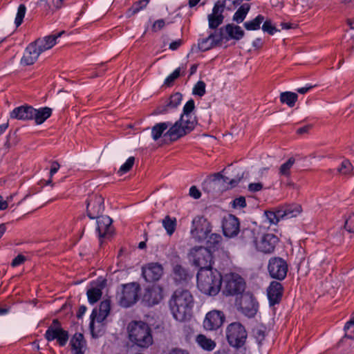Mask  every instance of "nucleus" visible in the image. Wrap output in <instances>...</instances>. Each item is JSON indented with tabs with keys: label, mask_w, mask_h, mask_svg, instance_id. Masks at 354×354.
I'll return each instance as SVG.
<instances>
[{
	"label": "nucleus",
	"mask_w": 354,
	"mask_h": 354,
	"mask_svg": "<svg viewBox=\"0 0 354 354\" xmlns=\"http://www.w3.org/2000/svg\"><path fill=\"white\" fill-rule=\"evenodd\" d=\"M250 6L249 3H244L241 6L234 14L232 17L233 21L237 24L242 23L245 19L248 12L250 11Z\"/></svg>",
	"instance_id": "473e14b6"
},
{
	"label": "nucleus",
	"mask_w": 354,
	"mask_h": 354,
	"mask_svg": "<svg viewBox=\"0 0 354 354\" xmlns=\"http://www.w3.org/2000/svg\"><path fill=\"white\" fill-rule=\"evenodd\" d=\"M295 160L294 158H290L285 163L282 164L279 168V174L284 176L290 175V170L294 165Z\"/></svg>",
	"instance_id": "37998d69"
},
{
	"label": "nucleus",
	"mask_w": 354,
	"mask_h": 354,
	"mask_svg": "<svg viewBox=\"0 0 354 354\" xmlns=\"http://www.w3.org/2000/svg\"><path fill=\"white\" fill-rule=\"evenodd\" d=\"M169 305L174 318L178 322H185L192 315L194 297L189 290L178 289L173 293Z\"/></svg>",
	"instance_id": "f257e3e1"
},
{
	"label": "nucleus",
	"mask_w": 354,
	"mask_h": 354,
	"mask_svg": "<svg viewBox=\"0 0 354 354\" xmlns=\"http://www.w3.org/2000/svg\"><path fill=\"white\" fill-rule=\"evenodd\" d=\"M245 239H251L256 250L266 254L274 252L276 245L279 242V238L272 233L258 234L251 230H245L243 232Z\"/></svg>",
	"instance_id": "39448f33"
},
{
	"label": "nucleus",
	"mask_w": 354,
	"mask_h": 354,
	"mask_svg": "<svg viewBox=\"0 0 354 354\" xmlns=\"http://www.w3.org/2000/svg\"><path fill=\"white\" fill-rule=\"evenodd\" d=\"M41 53L39 50L37 45L34 43L29 44L25 50L24 55L21 59V64L24 66H30L33 64L38 59Z\"/></svg>",
	"instance_id": "4be33fe9"
},
{
	"label": "nucleus",
	"mask_w": 354,
	"mask_h": 354,
	"mask_svg": "<svg viewBox=\"0 0 354 354\" xmlns=\"http://www.w3.org/2000/svg\"><path fill=\"white\" fill-rule=\"evenodd\" d=\"M205 83L203 81H198L194 86L192 93L194 95L203 97L205 94Z\"/></svg>",
	"instance_id": "de8ad7c7"
},
{
	"label": "nucleus",
	"mask_w": 354,
	"mask_h": 354,
	"mask_svg": "<svg viewBox=\"0 0 354 354\" xmlns=\"http://www.w3.org/2000/svg\"><path fill=\"white\" fill-rule=\"evenodd\" d=\"M194 108V101L192 99L187 101L183 107V112L180 120L171 127L166 134L173 139H178L193 130L196 120L191 115V113Z\"/></svg>",
	"instance_id": "f03ea898"
},
{
	"label": "nucleus",
	"mask_w": 354,
	"mask_h": 354,
	"mask_svg": "<svg viewBox=\"0 0 354 354\" xmlns=\"http://www.w3.org/2000/svg\"><path fill=\"white\" fill-rule=\"evenodd\" d=\"M344 228L351 233H354V213L345 221Z\"/></svg>",
	"instance_id": "5fc2aeb1"
},
{
	"label": "nucleus",
	"mask_w": 354,
	"mask_h": 354,
	"mask_svg": "<svg viewBox=\"0 0 354 354\" xmlns=\"http://www.w3.org/2000/svg\"><path fill=\"white\" fill-rule=\"evenodd\" d=\"M59 167H60V165L57 162L54 161L51 163V167H50V178H53V175L57 172Z\"/></svg>",
	"instance_id": "e2e57ef3"
},
{
	"label": "nucleus",
	"mask_w": 354,
	"mask_h": 354,
	"mask_svg": "<svg viewBox=\"0 0 354 354\" xmlns=\"http://www.w3.org/2000/svg\"><path fill=\"white\" fill-rule=\"evenodd\" d=\"M262 30L265 32H268L270 35H273L275 32L279 31L277 28L272 24L270 19H266L263 21Z\"/></svg>",
	"instance_id": "3c124183"
},
{
	"label": "nucleus",
	"mask_w": 354,
	"mask_h": 354,
	"mask_svg": "<svg viewBox=\"0 0 354 354\" xmlns=\"http://www.w3.org/2000/svg\"><path fill=\"white\" fill-rule=\"evenodd\" d=\"M268 269L271 277L283 280L287 274L288 264L282 258L273 257L269 260Z\"/></svg>",
	"instance_id": "4468645a"
},
{
	"label": "nucleus",
	"mask_w": 354,
	"mask_h": 354,
	"mask_svg": "<svg viewBox=\"0 0 354 354\" xmlns=\"http://www.w3.org/2000/svg\"><path fill=\"white\" fill-rule=\"evenodd\" d=\"M97 231L99 236L105 237L111 235L113 232L112 219L108 216H97Z\"/></svg>",
	"instance_id": "b1692460"
},
{
	"label": "nucleus",
	"mask_w": 354,
	"mask_h": 354,
	"mask_svg": "<svg viewBox=\"0 0 354 354\" xmlns=\"http://www.w3.org/2000/svg\"><path fill=\"white\" fill-rule=\"evenodd\" d=\"M180 75V68H178L174 71L164 81V86L171 87L176 80H177Z\"/></svg>",
	"instance_id": "c03bdc74"
},
{
	"label": "nucleus",
	"mask_w": 354,
	"mask_h": 354,
	"mask_svg": "<svg viewBox=\"0 0 354 354\" xmlns=\"http://www.w3.org/2000/svg\"><path fill=\"white\" fill-rule=\"evenodd\" d=\"M224 321L225 315L222 311L211 310L205 315L203 327L206 330H216L223 325Z\"/></svg>",
	"instance_id": "dca6fc26"
},
{
	"label": "nucleus",
	"mask_w": 354,
	"mask_h": 354,
	"mask_svg": "<svg viewBox=\"0 0 354 354\" xmlns=\"http://www.w3.org/2000/svg\"><path fill=\"white\" fill-rule=\"evenodd\" d=\"M88 300L90 304H95L102 297V292L101 287H92L86 292Z\"/></svg>",
	"instance_id": "ea45409f"
},
{
	"label": "nucleus",
	"mask_w": 354,
	"mask_h": 354,
	"mask_svg": "<svg viewBox=\"0 0 354 354\" xmlns=\"http://www.w3.org/2000/svg\"><path fill=\"white\" fill-rule=\"evenodd\" d=\"M225 32L227 36V41L231 39L240 40L245 35L244 31L240 26L233 24H229L225 26Z\"/></svg>",
	"instance_id": "c756f323"
},
{
	"label": "nucleus",
	"mask_w": 354,
	"mask_h": 354,
	"mask_svg": "<svg viewBox=\"0 0 354 354\" xmlns=\"http://www.w3.org/2000/svg\"><path fill=\"white\" fill-rule=\"evenodd\" d=\"M223 1L225 2V7L228 10H232L239 6L242 0H224Z\"/></svg>",
	"instance_id": "052dcab7"
},
{
	"label": "nucleus",
	"mask_w": 354,
	"mask_h": 354,
	"mask_svg": "<svg viewBox=\"0 0 354 354\" xmlns=\"http://www.w3.org/2000/svg\"><path fill=\"white\" fill-rule=\"evenodd\" d=\"M222 227L225 236L233 237L239 232V221L235 216L229 214L224 217Z\"/></svg>",
	"instance_id": "412c9836"
},
{
	"label": "nucleus",
	"mask_w": 354,
	"mask_h": 354,
	"mask_svg": "<svg viewBox=\"0 0 354 354\" xmlns=\"http://www.w3.org/2000/svg\"><path fill=\"white\" fill-rule=\"evenodd\" d=\"M64 32H60L57 35H48L41 39H38L34 42L37 45L41 53L53 48L57 43V39L61 37Z\"/></svg>",
	"instance_id": "cd10ccee"
},
{
	"label": "nucleus",
	"mask_w": 354,
	"mask_h": 354,
	"mask_svg": "<svg viewBox=\"0 0 354 354\" xmlns=\"http://www.w3.org/2000/svg\"><path fill=\"white\" fill-rule=\"evenodd\" d=\"M111 301L106 299L101 301L99 308L93 310L90 316V329L93 337H97L104 328V321L109 315Z\"/></svg>",
	"instance_id": "423d86ee"
},
{
	"label": "nucleus",
	"mask_w": 354,
	"mask_h": 354,
	"mask_svg": "<svg viewBox=\"0 0 354 354\" xmlns=\"http://www.w3.org/2000/svg\"><path fill=\"white\" fill-rule=\"evenodd\" d=\"M173 272L176 281H181L187 280L188 274L186 270L180 265H175L173 268Z\"/></svg>",
	"instance_id": "79ce46f5"
},
{
	"label": "nucleus",
	"mask_w": 354,
	"mask_h": 354,
	"mask_svg": "<svg viewBox=\"0 0 354 354\" xmlns=\"http://www.w3.org/2000/svg\"><path fill=\"white\" fill-rule=\"evenodd\" d=\"M183 96L180 93H175L166 100L163 106L158 108V113L163 114L177 108L181 103Z\"/></svg>",
	"instance_id": "bb28decb"
},
{
	"label": "nucleus",
	"mask_w": 354,
	"mask_h": 354,
	"mask_svg": "<svg viewBox=\"0 0 354 354\" xmlns=\"http://www.w3.org/2000/svg\"><path fill=\"white\" fill-rule=\"evenodd\" d=\"M225 2L218 1L214 3L211 14L207 15L208 26L209 29H217L223 24L224 16L223 15Z\"/></svg>",
	"instance_id": "f3484780"
},
{
	"label": "nucleus",
	"mask_w": 354,
	"mask_h": 354,
	"mask_svg": "<svg viewBox=\"0 0 354 354\" xmlns=\"http://www.w3.org/2000/svg\"><path fill=\"white\" fill-rule=\"evenodd\" d=\"M314 87V86L309 85L306 86L304 87H301L297 89V91L300 94H305L308 93L310 89H312Z\"/></svg>",
	"instance_id": "0e129e2a"
},
{
	"label": "nucleus",
	"mask_w": 354,
	"mask_h": 354,
	"mask_svg": "<svg viewBox=\"0 0 354 354\" xmlns=\"http://www.w3.org/2000/svg\"><path fill=\"white\" fill-rule=\"evenodd\" d=\"M264 20V17L259 15L252 20L245 21L243 26L247 30H257L260 28V26Z\"/></svg>",
	"instance_id": "e433bc0d"
},
{
	"label": "nucleus",
	"mask_w": 354,
	"mask_h": 354,
	"mask_svg": "<svg viewBox=\"0 0 354 354\" xmlns=\"http://www.w3.org/2000/svg\"><path fill=\"white\" fill-rule=\"evenodd\" d=\"M139 292L140 286L137 283L123 285L121 292L118 295L120 305L128 308L134 304L138 301Z\"/></svg>",
	"instance_id": "f8f14e48"
},
{
	"label": "nucleus",
	"mask_w": 354,
	"mask_h": 354,
	"mask_svg": "<svg viewBox=\"0 0 354 354\" xmlns=\"http://www.w3.org/2000/svg\"><path fill=\"white\" fill-rule=\"evenodd\" d=\"M353 167L352 164L348 160H344L340 167L338 168V171L343 175H348L351 174Z\"/></svg>",
	"instance_id": "a18cd8bd"
},
{
	"label": "nucleus",
	"mask_w": 354,
	"mask_h": 354,
	"mask_svg": "<svg viewBox=\"0 0 354 354\" xmlns=\"http://www.w3.org/2000/svg\"><path fill=\"white\" fill-rule=\"evenodd\" d=\"M211 231L212 225L205 218L196 216L193 219L191 235L196 241L202 242L207 239Z\"/></svg>",
	"instance_id": "9b49d317"
},
{
	"label": "nucleus",
	"mask_w": 354,
	"mask_h": 354,
	"mask_svg": "<svg viewBox=\"0 0 354 354\" xmlns=\"http://www.w3.org/2000/svg\"><path fill=\"white\" fill-rule=\"evenodd\" d=\"M227 340L229 344L234 348L242 347L247 339V332L244 326L239 322L229 324L225 330Z\"/></svg>",
	"instance_id": "6e6552de"
},
{
	"label": "nucleus",
	"mask_w": 354,
	"mask_h": 354,
	"mask_svg": "<svg viewBox=\"0 0 354 354\" xmlns=\"http://www.w3.org/2000/svg\"><path fill=\"white\" fill-rule=\"evenodd\" d=\"M163 274V268L158 263H149L142 268V274L147 281L159 280Z\"/></svg>",
	"instance_id": "a211bd4d"
},
{
	"label": "nucleus",
	"mask_w": 354,
	"mask_h": 354,
	"mask_svg": "<svg viewBox=\"0 0 354 354\" xmlns=\"http://www.w3.org/2000/svg\"><path fill=\"white\" fill-rule=\"evenodd\" d=\"M198 345L205 351H212L216 347V343L212 339L207 337L205 335H198L196 337Z\"/></svg>",
	"instance_id": "2f4dec72"
},
{
	"label": "nucleus",
	"mask_w": 354,
	"mask_h": 354,
	"mask_svg": "<svg viewBox=\"0 0 354 354\" xmlns=\"http://www.w3.org/2000/svg\"><path fill=\"white\" fill-rule=\"evenodd\" d=\"M149 3V0H140L133 4L130 10L132 14H136L140 12L141 10L145 8Z\"/></svg>",
	"instance_id": "603ef678"
},
{
	"label": "nucleus",
	"mask_w": 354,
	"mask_h": 354,
	"mask_svg": "<svg viewBox=\"0 0 354 354\" xmlns=\"http://www.w3.org/2000/svg\"><path fill=\"white\" fill-rule=\"evenodd\" d=\"M222 277L216 270L200 269L197 274V286L205 295L214 296L218 293Z\"/></svg>",
	"instance_id": "20e7f679"
},
{
	"label": "nucleus",
	"mask_w": 354,
	"mask_h": 354,
	"mask_svg": "<svg viewBox=\"0 0 354 354\" xmlns=\"http://www.w3.org/2000/svg\"><path fill=\"white\" fill-rule=\"evenodd\" d=\"M35 109L29 105H23L14 109L10 113L12 119L19 120H32V113Z\"/></svg>",
	"instance_id": "393cba45"
},
{
	"label": "nucleus",
	"mask_w": 354,
	"mask_h": 354,
	"mask_svg": "<svg viewBox=\"0 0 354 354\" xmlns=\"http://www.w3.org/2000/svg\"><path fill=\"white\" fill-rule=\"evenodd\" d=\"M258 306V302L252 294L247 293L242 296L240 308L245 316L253 317L257 314Z\"/></svg>",
	"instance_id": "aec40b11"
},
{
	"label": "nucleus",
	"mask_w": 354,
	"mask_h": 354,
	"mask_svg": "<svg viewBox=\"0 0 354 354\" xmlns=\"http://www.w3.org/2000/svg\"><path fill=\"white\" fill-rule=\"evenodd\" d=\"M165 26V21L164 19H158L154 21L152 26V30L154 32L161 30Z\"/></svg>",
	"instance_id": "13d9d810"
},
{
	"label": "nucleus",
	"mask_w": 354,
	"mask_h": 354,
	"mask_svg": "<svg viewBox=\"0 0 354 354\" xmlns=\"http://www.w3.org/2000/svg\"><path fill=\"white\" fill-rule=\"evenodd\" d=\"M135 162L134 157H129L126 162L120 167L118 170V174L122 176V174L128 172L133 167Z\"/></svg>",
	"instance_id": "8fccbe9b"
},
{
	"label": "nucleus",
	"mask_w": 354,
	"mask_h": 354,
	"mask_svg": "<svg viewBox=\"0 0 354 354\" xmlns=\"http://www.w3.org/2000/svg\"><path fill=\"white\" fill-rule=\"evenodd\" d=\"M44 336L48 342L56 339L60 346H65L68 340V333L62 328L57 319L53 321Z\"/></svg>",
	"instance_id": "ddd939ff"
},
{
	"label": "nucleus",
	"mask_w": 354,
	"mask_h": 354,
	"mask_svg": "<svg viewBox=\"0 0 354 354\" xmlns=\"http://www.w3.org/2000/svg\"><path fill=\"white\" fill-rule=\"evenodd\" d=\"M222 236L218 234L212 233L209 236L208 235L207 240V248L213 250L219 248L222 244Z\"/></svg>",
	"instance_id": "4c0bfd02"
},
{
	"label": "nucleus",
	"mask_w": 354,
	"mask_h": 354,
	"mask_svg": "<svg viewBox=\"0 0 354 354\" xmlns=\"http://www.w3.org/2000/svg\"><path fill=\"white\" fill-rule=\"evenodd\" d=\"M232 206L234 208H242L246 206L245 198L243 196H240L235 198L232 201Z\"/></svg>",
	"instance_id": "6e6d98bb"
},
{
	"label": "nucleus",
	"mask_w": 354,
	"mask_h": 354,
	"mask_svg": "<svg viewBox=\"0 0 354 354\" xmlns=\"http://www.w3.org/2000/svg\"><path fill=\"white\" fill-rule=\"evenodd\" d=\"M283 286L277 281H272L268 288V297L270 306L279 304L283 295Z\"/></svg>",
	"instance_id": "5701e85b"
},
{
	"label": "nucleus",
	"mask_w": 354,
	"mask_h": 354,
	"mask_svg": "<svg viewBox=\"0 0 354 354\" xmlns=\"http://www.w3.org/2000/svg\"><path fill=\"white\" fill-rule=\"evenodd\" d=\"M213 41H214L213 38L212 37L211 35L209 34V35L207 37L202 38L198 40V48L202 51L208 50L216 46V44H214V42Z\"/></svg>",
	"instance_id": "a19ab883"
},
{
	"label": "nucleus",
	"mask_w": 354,
	"mask_h": 354,
	"mask_svg": "<svg viewBox=\"0 0 354 354\" xmlns=\"http://www.w3.org/2000/svg\"><path fill=\"white\" fill-rule=\"evenodd\" d=\"M344 330L347 338L354 339V317L346 324Z\"/></svg>",
	"instance_id": "09e8293b"
},
{
	"label": "nucleus",
	"mask_w": 354,
	"mask_h": 354,
	"mask_svg": "<svg viewBox=\"0 0 354 354\" xmlns=\"http://www.w3.org/2000/svg\"><path fill=\"white\" fill-rule=\"evenodd\" d=\"M26 12V6L24 4H20L18 7L17 13L15 20V24L17 27L19 26L22 24Z\"/></svg>",
	"instance_id": "49530a36"
},
{
	"label": "nucleus",
	"mask_w": 354,
	"mask_h": 354,
	"mask_svg": "<svg viewBox=\"0 0 354 354\" xmlns=\"http://www.w3.org/2000/svg\"><path fill=\"white\" fill-rule=\"evenodd\" d=\"M263 184L261 183H252L248 185V190L251 192H256L261 191L263 189Z\"/></svg>",
	"instance_id": "bf43d9fd"
},
{
	"label": "nucleus",
	"mask_w": 354,
	"mask_h": 354,
	"mask_svg": "<svg viewBox=\"0 0 354 354\" xmlns=\"http://www.w3.org/2000/svg\"><path fill=\"white\" fill-rule=\"evenodd\" d=\"M44 1L48 9L51 10L59 9L62 7L64 0H41Z\"/></svg>",
	"instance_id": "864d4df0"
},
{
	"label": "nucleus",
	"mask_w": 354,
	"mask_h": 354,
	"mask_svg": "<svg viewBox=\"0 0 354 354\" xmlns=\"http://www.w3.org/2000/svg\"><path fill=\"white\" fill-rule=\"evenodd\" d=\"M223 292L227 296L241 295L245 288L244 279L236 273L226 274L223 279Z\"/></svg>",
	"instance_id": "1a4fd4ad"
},
{
	"label": "nucleus",
	"mask_w": 354,
	"mask_h": 354,
	"mask_svg": "<svg viewBox=\"0 0 354 354\" xmlns=\"http://www.w3.org/2000/svg\"><path fill=\"white\" fill-rule=\"evenodd\" d=\"M129 341L141 348H147L153 343L152 330L148 324L142 321H132L127 326Z\"/></svg>",
	"instance_id": "7ed1b4c3"
},
{
	"label": "nucleus",
	"mask_w": 354,
	"mask_h": 354,
	"mask_svg": "<svg viewBox=\"0 0 354 354\" xmlns=\"http://www.w3.org/2000/svg\"><path fill=\"white\" fill-rule=\"evenodd\" d=\"M169 354H189L186 350L181 348H174Z\"/></svg>",
	"instance_id": "338daca9"
},
{
	"label": "nucleus",
	"mask_w": 354,
	"mask_h": 354,
	"mask_svg": "<svg viewBox=\"0 0 354 354\" xmlns=\"http://www.w3.org/2000/svg\"><path fill=\"white\" fill-rule=\"evenodd\" d=\"M70 345L73 354H84L86 341L82 333H75L71 339Z\"/></svg>",
	"instance_id": "c85d7f7f"
},
{
	"label": "nucleus",
	"mask_w": 354,
	"mask_h": 354,
	"mask_svg": "<svg viewBox=\"0 0 354 354\" xmlns=\"http://www.w3.org/2000/svg\"><path fill=\"white\" fill-rule=\"evenodd\" d=\"M33 112L32 120L37 124H41L52 115V109L47 106L38 109H35Z\"/></svg>",
	"instance_id": "7c9ffc66"
},
{
	"label": "nucleus",
	"mask_w": 354,
	"mask_h": 354,
	"mask_svg": "<svg viewBox=\"0 0 354 354\" xmlns=\"http://www.w3.org/2000/svg\"><path fill=\"white\" fill-rule=\"evenodd\" d=\"M181 45V40H176L173 42H171L169 44V48L172 50H175L179 48V46Z\"/></svg>",
	"instance_id": "69168bd1"
},
{
	"label": "nucleus",
	"mask_w": 354,
	"mask_h": 354,
	"mask_svg": "<svg viewBox=\"0 0 354 354\" xmlns=\"http://www.w3.org/2000/svg\"><path fill=\"white\" fill-rule=\"evenodd\" d=\"M163 299V289L157 284L147 287L142 297V301L148 306L158 304Z\"/></svg>",
	"instance_id": "2eb2a0df"
},
{
	"label": "nucleus",
	"mask_w": 354,
	"mask_h": 354,
	"mask_svg": "<svg viewBox=\"0 0 354 354\" xmlns=\"http://www.w3.org/2000/svg\"><path fill=\"white\" fill-rule=\"evenodd\" d=\"M243 176V174H242L241 176H238L236 178L230 179L228 177L223 176L221 174H215L216 179L218 180H222L223 183L224 184H226L225 187L227 189H230V188L236 187L239 184V183L241 181Z\"/></svg>",
	"instance_id": "c9c22d12"
},
{
	"label": "nucleus",
	"mask_w": 354,
	"mask_h": 354,
	"mask_svg": "<svg viewBox=\"0 0 354 354\" xmlns=\"http://www.w3.org/2000/svg\"><path fill=\"white\" fill-rule=\"evenodd\" d=\"M162 224L167 234L171 236L174 233L176 230L177 221L175 217H171L167 215L162 219Z\"/></svg>",
	"instance_id": "72a5a7b5"
},
{
	"label": "nucleus",
	"mask_w": 354,
	"mask_h": 354,
	"mask_svg": "<svg viewBox=\"0 0 354 354\" xmlns=\"http://www.w3.org/2000/svg\"><path fill=\"white\" fill-rule=\"evenodd\" d=\"M189 196L194 199H198L201 196V193L196 186H192L189 189Z\"/></svg>",
	"instance_id": "680f3d73"
},
{
	"label": "nucleus",
	"mask_w": 354,
	"mask_h": 354,
	"mask_svg": "<svg viewBox=\"0 0 354 354\" xmlns=\"http://www.w3.org/2000/svg\"><path fill=\"white\" fill-rule=\"evenodd\" d=\"M26 258L23 254H18L12 261L11 266L12 267H17L25 262Z\"/></svg>",
	"instance_id": "4d7b16f0"
},
{
	"label": "nucleus",
	"mask_w": 354,
	"mask_h": 354,
	"mask_svg": "<svg viewBox=\"0 0 354 354\" xmlns=\"http://www.w3.org/2000/svg\"><path fill=\"white\" fill-rule=\"evenodd\" d=\"M214 31L210 32L212 37L214 39V44L216 46H221L223 40L227 41V36L225 32V26L219 28V29H214Z\"/></svg>",
	"instance_id": "58836bf2"
},
{
	"label": "nucleus",
	"mask_w": 354,
	"mask_h": 354,
	"mask_svg": "<svg viewBox=\"0 0 354 354\" xmlns=\"http://www.w3.org/2000/svg\"><path fill=\"white\" fill-rule=\"evenodd\" d=\"M104 198L100 195H92L87 200V214L90 218L94 219L104 211Z\"/></svg>",
	"instance_id": "6ab92c4d"
},
{
	"label": "nucleus",
	"mask_w": 354,
	"mask_h": 354,
	"mask_svg": "<svg viewBox=\"0 0 354 354\" xmlns=\"http://www.w3.org/2000/svg\"><path fill=\"white\" fill-rule=\"evenodd\" d=\"M301 211V206L295 205L294 206L279 209L276 211H266L264 215L270 225H276L281 219L295 217Z\"/></svg>",
	"instance_id": "9d476101"
},
{
	"label": "nucleus",
	"mask_w": 354,
	"mask_h": 354,
	"mask_svg": "<svg viewBox=\"0 0 354 354\" xmlns=\"http://www.w3.org/2000/svg\"><path fill=\"white\" fill-rule=\"evenodd\" d=\"M86 307L84 306H81L79 308L77 317L78 318H81L83 316V315L86 313Z\"/></svg>",
	"instance_id": "774afa93"
},
{
	"label": "nucleus",
	"mask_w": 354,
	"mask_h": 354,
	"mask_svg": "<svg viewBox=\"0 0 354 354\" xmlns=\"http://www.w3.org/2000/svg\"><path fill=\"white\" fill-rule=\"evenodd\" d=\"M189 261L200 269H211L213 262L212 252L203 246H196L189 250L188 254Z\"/></svg>",
	"instance_id": "0eeeda50"
},
{
	"label": "nucleus",
	"mask_w": 354,
	"mask_h": 354,
	"mask_svg": "<svg viewBox=\"0 0 354 354\" xmlns=\"http://www.w3.org/2000/svg\"><path fill=\"white\" fill-rule=\"evenodd\" d=\"M174 125L170 122H160L156 124L151 128V136L153 140L157 141L161 137L168 138L170 140H176L177 139H173L166 133L171 127Z\"/></svg>",
	"instance_id": "a878e982"
},
{
	"label": "nucleus",
	"mask_w": 354,
	"mask_h": 354,
	"mask_svg": "<svg viewBox=\"0 0 354 354\" xmlns=\"http://www.w3.org/2000/svg\"><path fill=\"white\" fill-rule=\"evenodd\" d=\"M297 99V94L293 92L286 91L280 94L281 102L287 104L289 107H293Z\"/></svg>",
	"instance_id": "f704fd0d"
}]
</instances>
